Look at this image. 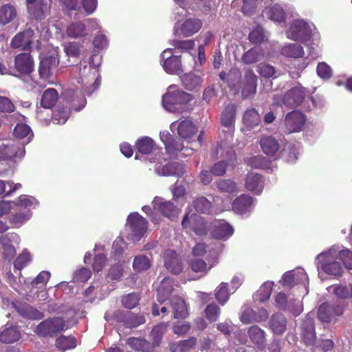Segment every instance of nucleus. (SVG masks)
Wrapping results in <instances>:
<instances>
[{"mask_svg":"<svg viewBox=\"0 0 352 352\" xmlns=\"http://www.w3.org/2000/svg\"><path fill=\"white\" fill-rule=\"evenodd\" d=\"M192 99V95L170 86L168 91L163 96L162 102L166 109L172 111L177 109V105L186 104Z\"/></svg>","mask_w":352,"mask_h":352,"instance_id":"f257e3e1","label":"nucleus"},{"mask_svg":"<svg viewBox=\"0 0 352 352\" xmlns=\"http://www.w3.org/2000/svg\"><path fill=\"white\" fill-rule=\"evenodd\" d=\"M217 153L220 154V156L226 160L214 164L210 168V172L214 176H223L226 173L228 166L236 161V153L231 146L223 147L222 144H218Z\"/></svg>","mask_w":352,"mask_h":352,"instance_id":"f03ea898","label":"nucleus"},{"mask_svg":"<svg viewBox=\"0 0 352 352\" xmlns=\"http://www.w3.org/2000/svg\"><path fill=\"white\" fill-rule=\"evenodd\" d=\"M66 329L65 320L59 317L47 319L40 322L36 327L35 332L42 337H53Z\"/></svg>","mask_w":352,"mask_h":352,"instance_id":"7ed1b4c3","label":"nucleus"},{"mask_svg":"<svg viewBox=\"0 0 352 352\" xmlns=\"http://www.w3.org/2000/svg\"><path fill=\"white\" fill-rule=\"evenodd\" d=\"M346 307V304L342 301H337L334 304L323 302L318 307L317 316L320 321L329 323L336 317L342 316Z\"/></svg>","mask_w":352,"mask_h":352,"instance_id":"20e7f679","label":"nucleus"},{"mask_svg":"<svg viewBox=\"0 0 352 352\" xmlns=\"http://www.w3.org/2000/svg\"><path fill=\"white\" fill-rule=\"evenodd\" d=\"M127 226L135 240L139 241L148 230V221L138 212H131L127 217Z\"/></svg>","mask_w":352,"mask_h":352,"instance_id":"39448f33","label":"nucleus"},{"mask_svg":"<svg viewBox=\"0 0 352 352\" xmlns=\"http://www.w3.org/2000/svg\"><path fill=\"white\" fill-rule=\"evenodd\" d=\"M164 69L168 74H179L183 72L181 56H174L172 49H166L161 54Z\"/></svg>","mask_w":352,"mask_h":352,"instance_id":"423d86ee","label":"nucleus"},{"mask_svg":"<svg viewBox=\"0 0 352 352\" xmlns=\"http://www.w3.org/2000/svg\"><path fill=\"white\" fill-rule=\"evenodd\" d=\"M14 69L23 76H28L34 70V61L30 52H21L14 56Z\"/></svg>","mask_w":352,"mask_h":352,"instance_id":"0eeeda50","label":"nucleus"},{"mask_svg":"<svg viewBox=\"0 0 352 352\" xmlns=\"http://www.w3.org/2000/svg\"><path fill=\"white\" fill-rule=\"evenodd\" d=\"M164 264L166 269L173 274H179L184 270L182 257L173 250H166L164 252Z\"/></svg>","mask_w":352,"mask_h":352,"instance_id":"6e6552de","label":"nucleus"},{"mask_svg":"<svg viewBox=\"0 0 352 352\" xmlns=\"http://www.w3.org/2000/svg\"><path fill=\"white\" fill-rule=\"evenodd\" d=\"M258 77L252 69L245 72L242 82L241 96L243 99L253 97L257 88Z\"/></svg>","mask_w":352,"mask_h":352,"instance_id":"1a4fd4ad","label":"nucleus"},{"mask_svg":"<svg viewBox=\"0 0 352 352\" xmlns=\"http://www.w3.org/2000/svg\"><path fill=\"white\" fill-rule=\"evenodd\" d=\"M25 148L23 145L14 144H2L0 145V162L14 160L21 158L25 155Z\"/></svg>","mask_w":352,"mask_h":352,"instance_id":"9d476101","label":"nucleus"},{"mask_svg":"<svg viewBox=\"0 0 352 352\" xmlns=\"http://www.w3.org/2000/svg\"><path fill=\"white\" fill-rule=\"evenodd\" d=\"M305 91L303 87L296 86L288 90L283 98V103L291 108L298 107L304 100Z\"/></svg>","mask_w":352,"mask_h":352,"instance_id":"9b49d317","label":"nucleus"},{"mask_svg":"<svg viewBox=\"0 0 352 352\" xmlns=\"http://www.w3.org/2000/svg\"><path fill=\"white\" fill-rule=\"evenodd\" d=\"M59 60L55 54L46 55L41 58L38 74L41 79L47 80L52 76V70L58 65Z\"/></svg>","mask_w":352,"mask_h":352,"instance_id":"f8f14e48","label":"nucleus"},{"mask_svg":"<svg viewBox=\"0 0 352 352\" xmlns=\"http://www.w3.org/2000/svg\"><path fill=\"white\" fill-rule=\"evenodd\" d=\"M305 123L304 114L297 111L288 113L285 118V127L289 133L300 131Z\"/></svg>","mask_w":352,"mask_h":352,"instance_id":"ddd939ff","label":"nucleus"},{"mask_svg":"<svg viewBox=\"0 0 352 352\" xmlns=\"http://www.w3.org/2000/svg\"><path fill=\"white\" fill-rule=\"evenodd\" d=\"M309 32L307 23L303 21H296L290 25L287 37L294 41H302L309 36Z\"/></svg>","mask_w":352,"mask_h":352,"instance_id":"4468645a","label":"nucleus"},{"mask_svg":"<svg viewBox=\"0 0 352 352\" xmlns=\"http://www.w3.org/2000/svg\"><path fill=\"white\" fill-rule=\"evenodd\" d=\"M115 316L120 319L124 325L127 328H135L146 322L145 318L142 314H134L131 311H117Z\"/></svg>","mask_w":352,"mask_h":352,"instance_id":"2eb2a0df","label":"nucleus"},{"mask_svg":"<svg viewBox=\"0 0 352 352\" xmlns=\"http://www.w3.org/2000/svg\"><path fill=\"white\" fill-rule=\"evenodd\" d=\"M152 204L155 210L169 219L175 217L177 214L176 206L170 201H163L162 198L156 197Z\"/></svg>","mask_w":352,"mask_h":352,"instance_id":"dca6fc26","label":"nucleus"},{"mask_svg":"<svg viewBox=\"0 0 352 352\" xmlns=\"http://www.w3.org/2000/svg\"><path fill=\"white\" fill-rule=\"evenodd\" d=\"M253 203L254 199L252 197L242 194L233 201L232 208L234 212L243 214L250 211Z\"/></svg>","mask_w":352,"mask_h":352,"instance_id":"f3484780","label":"nucleus"},{"mask_svg":"<svg viewBox=\"0 0 352 352\" xmlns=\"http://www.w3.org/2000/svg\"><path fill=\"white\" fill-rule=\"evenodd\" d=\"M248 335L251 342L260 351L266 346L265 332L258 325H252L248 330Z\"/></svg>","mask_w":352,"mask_h":352,"instance_id":"a211bd4d","label":"nucleus"},{"mask_svg":"<svg viewBox=\"0 0 352 352\" xmlns=\"http://www.w3.org/2000/svg\"><path fill=\"white\" fill-rule=\"evenodd\" d=\"M15 310L23 318L28 319H41L43 318V314L28 303L17 302L13 303Z\"/></svg>","mask_w":352,"mask_h":352,"instance_id":"6ab92c4d","label":"nucleus"},{"mask_svg":"<svg viewBox=\"0 0 352 352\" xmlns=\"http://www.w3.org/2000/svg\"><path fill=\"white\" fill-rule=\"evenodd\" d=\"M259 144L262 151L269 157H274L280 149L278 141L271 135L262 137Z\"/></svg>","mask_w":352,"mask_h":352,"instance_id":"aec40b11","label":"nucleus"},{"mask_svg":"<svg viewBox=\"0 0 352 352\" xmlns=\"http://www.w3.org/2000/svg\"><path fill=\"white\" fill-rule=\"evenodd\" d=\"M219 77L222 80L226 81L232 90H238L241 82V73L239 69L232 68L228 73L221 72L219 74Z\"/></svg>","mask_w":352,"mask_h":352,"instance_id":"412c9836","label":"nucleus"},{"mask_svg":"<svg viewBox=\"0 0 352 352\" xmlns=\"http://www.w3.org/2000/svg\"><path fill=\"white\" fill-rule=\"evenodd\" d=\"M264 182L261 175L256 173H250L245 179V187L247 190L260 194L263 188Z\"/></svg>","mask_w":352,"mask_h":352,"instance_id":"4be33fe9","label":"nucleus"},{"mask_svg":"<svg viewBox=\"0 0 352 352\" xmlns=\"http://www.w3.org/2000/svg\"><path fill=\"white\" fill-rule=\"evenodd\" d=\"M173 291V280L170 277H165L160 283L157 292V300L163 304L169 298Z\"/></svg>","mask_w":352,"mask_h":352,"instance_id":"5701e85b","label":"nucleus"},{"mask_svg":"<svg viewBox=\"0 0 352 352\" xmlns=\"http://www.w3.org/2000/svg\"><path fill=\"white\" fill-rule=\"evenodd\" d=\"M161 140L164 142L166 151L169 154H175L184 148L183 142L173 138L168 133L160 134Z\"/></svg>","mask_w":352,"mask_h":352,"instance_id":"b1692460","label":"nucleus"},{"mask_svg":"<svg viewBox=\"0 0 352 352\" xmlns=\"http://www.w3.org/2000/svg\"><path fill=\"white\" fill-rule=\"evenodd\" d=\"M233 228L223 220L216 223L212 231V236L216 239H226L232 235Z\"/></svg>","mask_w":352,"mask_h":352,"instance_id":"393cba45","label":"nucleus"},{"mask_svg":"<svg viewBox=\"0 0 352 352\" xmlns=\"http://www.w3.org/2000/svg\"><path fill=\"white\" fill-rule=\"evenodd\" d=\"M269 326L274 334L282 335L287 328V320L280 313L274 314L270 319Z\"/></svg>","mask_w":352,"mask_h":352,"instance_id":"a878e982","label":"nucleus"},{"mask_svg":"<svg viewBox=\"0 0 352 352\" xmlns=\"http://www.w3.org/2000/svg\"><path fill=\"white\" fill-rule=\"evenodd\" d=\"M170 304L175 319L185 318L188 313L186 302L179 296H173L170 300Z\"/></svg>","mask_w":352,"mask_h":352,"instance_id":"bb28decb","label":"nucleus"},{"mask_svg":"<svg viewBox=\"0 0 352 352\" xmlns=\"http://www.w3.org/2000/svg\"><path fill=\"white\" fill-rule=\"evenodd\" d=\"M236 106L234 104H228L223 109L221 115V124L222 126L232 129L235 122Z\"/></svg>","mask_w":352,"mask_h":352,"instance_id":"cd10ccee","label":"nucleus"},{"mask_svg":"<svg viewBox=\"0 0 352 352\" xmlns=\"http://www.w3.org/2000/svg\"><path fill=\"white\" fill-rule=\"evenodd\" d=\"M202 27V21L198 19H188L181 26V32L186 36H190L197 33Z\"/></svg>","mask_w":352,"mask_h":352,"instance_id":"c85d7f7f","label":"nucleus"},{"mask_svg":"<svg viewBox=\"0 0 352 352\" xmlns=\"http://www.w3.org/2000/svg\"><path fill=\"white\" fill-rule=\"evenodd\" d=\"M16 209L18 211L10 214L9 222L13 228H19L30 218L32 212L30 210H23L19 208Z\"/></svg>","mask_w":352,"mask_h":352,"instance_id":"c756f323","label":"nucleus"},{"mask_svg":"<svg viewBox=\"0 0 352 352\" xmlns=\"http://www.w3.org/2000/svg\"><path fill=\"white\" fill-rule=\"evenodd\" d=\"M197 131V129L190 120L182 121L177 126V133L183 139H190Z\"/></svg>","mask_w":352,"mask_h":352,"instance_id":"7c9ffc66","label":"nucleus"},{"mask_svg":"<svg viewBox=\"0 0 352 352\" xmlns=\"http://www.w3.org/2000/svg\"><path fill=\"white\" fill-rule=\"evenodd\" d=\"M197 344V338L190 337L187 340L173 342L170 344L171 352H188L195 349Z\"/></svg>","mask_w":352,"mask_h":352,"instance_id":"2f4dec72","label":"nucleus"},{"mask_svg":"<svg viewBox=\"0 0 352 352\" xmlns=\"http://www.w3.org/2000/svg\"><path fill=\"white\" fill-rule=\"evenodd\" d=\"M245 163L254 168L267 169L272 165V162L270 159L263 155H254L244 159Z\"/></svg>","mask_w":352,"mask_h":352,"instance_id":"473e14b6","label":"nucleus"},{"mask_svg":"<svg viewBox=\"0 0 352 352\" xmlns=\"http://www.w3.org/2000/svg\"><path fill=\"white\" fill-rule=\"evenodd\" d=\"M58 99V91L54 88H49L42 95L41 105L45 109H51L56 104Z\"/></svg>","mask_w":352,"mask_h":352,"instance_id":"72a5a7b5","label":"nucleus"},{"mask_svg":"<svg viewBox=\"0 0 352 352\" xmlns=\"http://www.w3.org/2000/svg\"><path fill=\"white\" fill-rule=\"evenodd\" d=\"M243 122L246 127L253 129L260 124V115L254 108L247 109L243 117Z\"/></svg>","mask_w":352,"mask_h":352,"instance_id":"f704fd0d","label":"nucleus"},{"mask_svg":"<svg viewBox=\"0 0 352 352\" xmlns=\"http://www.w3.org/2000/svg\"><path fill=\"white\" fill-rule=\"evenodd\" d=\"M29 12L35 18L42 19L44 18V8L45 5L43 0H26Z\"/></svg>","mask_w":352,"mask_h":352,"instance_id":"c9c22d12","label":"nucleus"},{"mask_svg":"<svg viewBox=\"0 0 352 352\" xmlns=\"http://www.w3.org/2000/svg\"><path fill=\"white\" fill-rule=\"evenodd\" d=\"M281 54L288 58H298L304 56L302 46L296 43H290L281 49Z\"/></svg>","mask_w":352,"mask_h":352,"instance_id":"e433bc0d","label":"nucleus"},{"mask_svg":"<svg viewBox=\"0 0 352 352\" xmlns=\"http://www.w3.org/2000/svg\"><path fill=\"white\" fill-rule=\"evenodd\" d=\"M20 338L21 333L16 327L6 328L0 333V341L6 344L16 342Z\"/></svg>","mask_w":352,"mask_h":352,"instance_id":"4c0bfd02","label":"nucleus"},{"mask_svg":"<svg viewBox=\"0 0 352 352\" xmlns=\"http://www.w3.org/2000/svg\"><path fill=\"white\" fill-rule=\"evenodd\" d=\"M15 208H19L23 210H30V208L38 204L37 200L32 196L21 195L16 201H12Z\"/></svg>","mask_w":352,"mask_h":352,"instance_id":"58836bf2","label":"nucleus"},{"mask_svg":"<svg viewBox=\"0 0 352 352\" xmlns=\"http://www.w3.org/2000/svg\"><path fill=\"white\" fill-rule=\"evenodd\" d=\"M190 228L196 234L199 236L206 235L208 232L206 222L201 217L197 215L191 217Z\"/></svg>","mask_w":352,"mask_h":352,"instance_id":"ea45409f","label":"nucleus"},{"mask_svg":"<svg viewBox=\"0 0 352 352\" xmlns=\"http://www.w3.org/2000/svg\"><path fill=\"white\" fill-rule=\"evenodd\" d=\"M32 41L24 32L17 34L12 40L10 45L12 48L28 50L30 48Z\"/></svg>","mask_w":352,"mask_h":352,"instance_id":"a19ab883","label":"nucleus"},{"mask_svg":"<svg viewBox=\"0 0 352 352\" xmlns=\"http://www.w3.org/2000/svg\"><path fill=\"white\" fill-rule=\"evenodd\" d=\"M167 329V324L161 323L155 325L149 335L150 339L152 340L153 346H159L163 335L165 333Z\"/></svg>","mask_w":352,"mask_h":352,"instance_id":"79ce46f5","label":"nucleus"},{"mask_svg":"<svg viewBox=\"0 0 352 352\" xmlns=\"http://www.w3.org/2000/svg\"><path fill=\"white\" fill-rule=\"evenodd\" d=\"M32 261V255L28 251L24 249L21 254H19L14 261V267L15 270L21 271L25 267H27Z\"/></svg>","mask_w":352,"mask_h":352,"instance_id":"37998d69","label":"nucleus"},{"mask_svg":"<svg viewBox=\"0 0 352 352\" xmlns=\"http://www.w3.org/2000/svg\"><path fill=\"white\" fill-rule=\"evenodd\" d=\"M163 172L166 175L182 177L185 173V167L182 164L171 162L163 167Z\"/></svg>","mask_w":352,"mask_h":352,"instance_id":"c03bdc74","label":"nucleus"},{"mask_svg":"<svg viewBox=\"0 0 352 352\" xmlns=\"http://www.w3.org/2000/svg\"><path fill=\"white\" fill-rule=\"evenodd\" d=\"M192 206L197 212L203 214L209 213L212 208L211 202L204 196L197 197L194 200Z\"/></svg>","mask_w":352,"mask_h":352,"instance_id":"a18cd8bd","label":"nucleus"},{"mask_svg":"<svg viewBox=\"0 0 352 352\" xmlns=\"http://www.w3.org/2000/svg\"><path fill=\"white\" fill-rule=\"evenodd\" d=\"M55 345L61 350L74 349L76 344V339L73 336H60L56 340Z\"/></svg>","mask_w":352,"mask_h":352,"instance_id":"49530a36","label":"nucleus"},{"mask_svg":"<svg viewBox=\"0 0 352 352\" xmlns=\"http://www.w3.org/2000/svg\"><path fill=\"white\" fill-rule=\"evenodd\" d=\"M155 146L154 141L148 137H144L136 142L135 146L137 150L143 154L151 153Z\"/></svg>","mask_w":352,"mask_h":352,"instance_id":"de8ad7c7","label":"nucleus"},{"mask_svg":"<svg viewBox=\"0 0 352 352\" xmlns=\"http://www.w3.org/2000/svg\"><path fill=\"white\" fill-rule=\"evenodd\" d=\"M133 267L137 272L146 271L151 267V261L145 255H138L134 258Z\"/></svg>","mask_w":352,"mask_h":352,"instance_id":"09e8293b","label":"nucleus"},{"mask_svg":"<svg viewBox=\"0 0 352 352\" xmlns=\"http://www.w3.org/2000/svg\"><path fill=\"white\" fill-rule=\"evenodd\" d=\"M16 16V10L14 6L6 4L0 8V23L7 24Z\"/></svg>","mask_w":352,"mask_h":352,"instance_id":"8fccbe9b","label":"nucleus"},{"mask_svg":"<svg viewBox=\"0 0 352 352\" xmlns=\"http://www.w3.org/2000/svg\"><path fill=\"white\" fill-rule=\"evenodd\" d=\"M68 36L78 38L87 34L85 25L81 22H76L70 24L67 28Z\"/></svg>","mask_w":352,"mask_h":352,"instance_id":"3c124183","label":"nucleus"},{"mask_svg":"<svg viewBox=\"0 0 352 352\" xmlns=\"http://www.w3.org/2000/svg\"><path fill=\"white\" fill-rule=\"evenodd\" d=\"M182 83L186 89L193 90L200 87L201 80L194 74H187L183 76Z\"/></svg>","mask_w":352,"mask_h":352,"instance_id":"603ef678","label":"nucleus"},{"mask_svg":"<svg viewBox=\"0 0 352 352\" xmlns=\"http://www.w3.org/2000/svg\"><path fill=\"white\" fill-rule=\"evenodd\" d=\"M274 285L273 282L267 281L265 282L259 288L256 294L257 300L260 302H265L269 300Z\"/></svg>","mask_w":352,"mask_h":352,"instance_id":"864d4df0","label":"nucleus"},{"mask_svg":"<svg viewBox=\"0 0 352 352\" xmlns=\"http://www.w3.org/2000/svg\"><path fill=\"white\" fill-rule=\"evenodd\" d=\"M217 187L221 192L232 194L237 192V185L231 179H219L217 182Z\"/></svg>","mask_w":352,"mask_h":352,"instance_id":"5fc2aeb1","label":"nucleus"},{"mask_svg":"<svg viewBox=\"0 0 352 352\" xmlns=\"http://www.w3.org/2000/svg\"><path fill=\"white\" fill-rule=\"evenodd\" d=\"M269 18L274 21L283 22L285 20V12L284 9L278 4H275L268 10Z\"/></svg>","mask_w":352,"mask_h":352,"instance_id":"6e6d98bb","label":"nucleus"},{"mask_svg":"<svg viewBox=\"0 0 352 352\" xmlns=\"http://www.w3.org/2000/svg\"><path fill=\"white\" fill-rule=\"evenodd\" d=\"M140 300V296L138 294L132 292L123 296L121 299L122 305L124 307L132 309L135 307Z\"/></svg>","mask_w":352,"mask_h":352,"instance_id":"4d7b16f0","label":"nucleus"},{"mask_svg":"<svg viewBox=\"0 0 352 352\" xmlns=\"http://www.w3.org/2000/svg\"><path fill=\"white\" fill-rule=\"evenodd\" d=\"M230 293L228 292V283H221L216 289L215 298L221 305H223L229 299Z\"/></svg>","mask_w":352,"mask_h":352,"instance_id":"13d9d810","label":"nucleus"},{"mask_svg":"<svg viewBox=\"0 0 352 352\" xmlns=\"http://www.w3.org/2000/svg\"><path fill=\"white\" fill-rule=\"evenodd\" d=\"M204 312L207 320L210 322H214L217 320L221 309L215 302H212L206 306Z\"/></svg>","mask_w":352,"mask_h":352,"instance_id":"bf43d9fd","label":"nucleus"},{"mask_svg":"<svg viewBox=\"0 0 352 352\" xmlns=\"http://www.w3.org/2000/svg\"><path fill=\"white\" fill-rule=\"evenodd\" d=\"M322 270L328 274L339 276L342 275V267L338 261L327 263L322 265Z\"/></svg>","mask_w":352,"mask_h":352,"instance_id":"052dcab7","label":"nucleus"},{"mask_svg":"<svg viewBox=\"0 0 352 352\" xmlns=\"http://www.w3.org/2000/svg\"><path fill=\"white\" fill-rule=\"evenodd\" d=\"M298 151L294 145L288 144L282 151V155L289 163H294L298 160Z\"/></svg>","mask_w":352,"mask_h":352,"instance_id":"680f3d73","label":"nucleus"},{"mask_svg":"<svg viewBox=\"0 0 352 352\" xmlns=\"http://www.w3.org/2000/svg\"><path fill=\"white\" fill-rule=\"evenodd\" d=\"M257 72L263 78H270L272 77L276 78L274 76L276 74L275 68L267 63H260L257 66Z\"/></svg>","mask_w":352,"mask_h":352,"instance_id":"e2e57ef3","label":"nucleus"},{"mask_svg":"<svg viewBox=\"0 0 352 352\" xmlns=\"http://www.w3.org/2000/svg\"><path fill=\"white\" fill-rule=\"evenodd\" d=\"M240 319L243 324H250L258 321L256 311L250 307H247L243 311Z\"/></svg>","mask_w":352,"mask_h":352,"instance_id":"0e129e2a","label":"nucleus"},{"mask_svg":"<svg viewBox=\"0 0 352 352\" xmlns=\"http://www.w3.org/2000/svg\"><path fill=\"white\" fill-rule=\"evenodd\" d=\"M171 45L181 52L190 50L195 47V41L193 40H177L174 39L171 41Z\"/></svg>","mask_w":352,"mask_h":352,"instance_id":"69168bd1","label":"nucleus"},{"mask_svg":"<svg viewBox=\"0 0 352 352\" xmlns=\"http://www.w3.org/2000/svg\"><path fill=\"white\" fill-rule=\"evenodd\" d=\"M31 133V136H32V131L30 127L27 125L26 124H17L16 126L14 127L13 134L14 135L19 138V139H23L28 135Z\"/></svg>","mask_w":352,"mask_h":352,"instance_id":"338daca9","label":"nucleus"},{"mask_svg":"<svg viewBox=\"0 0 352 352\" xmlns=\"http://www.w3.org/2000/svg\"><path fill=\"white\" fill-rule=\"evenodd\" d=\"M338 255L345 267L352 270V252L349 249H343L339 252Z\"/></svg>","mask_w":352,"mask_h":352,"instance_id":"774afa93","label":"nucleus"}]
</instances>
